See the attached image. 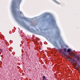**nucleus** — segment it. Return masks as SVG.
<instances>
[{
	"label": "nucleus",
	"mask_w": 80,
	"mask_h": 80,
	"mask_svg": "<svg viewBox=\"0 0 80 80\" xmlns=\"http://www.w3.org/2000/svg\"><path fill=\"white\" fill-rule=\"evenodd\" d=\"M73 60L74 62H72L74 64L75 68H76V69L79 70V72L80 73V67L78 65V63L75 61V60Z\"/></svg>",
	"instance_id": "nucleus-1"
},
{
	"label": "nucleus",
	"mask_w": 80,
	"mask_h": 80,
	"mask_svg": "<svg viewBox=\"0 0 80 80\" xmlns=\"http://www.w3.org/2000/svg\"><path fill=\"white\" fill-rule=\"evenodd\" d=\"M42 80H46V77L45 76H44L42 77Z\"/></svg>",
	"instance_id": "nucleus-2"
},
{
	"label": "nucleus",
	"mask_w": 80,
	"mask_h": 80,
	"mask_svg": "<svg viewBox=\"0 0 80 80\" xmlns=\"http://www.w3.org/2000/svg\"><path fill=\"white\" fill-rule=\"evenodd\" d=\"M71 52V50L70 49H68L67 50V52L68 53H69V52Z\"/></svg>",
	"instance_id": "nucleus-3"
},
{
	"label": "nucleus",
	"mask_w": 80,
	"mask_h": 80,
	"mask_svg": "<svg viewBox=\"0 0 80 80\" xmlns=\"http://www.w3.org/2000/svg\"><path fill=\"white\" fill-rule=\"evenodd\" d=\"M64 51L65 52H66V51H67V49L66 48H64L63 49Z\"/></svg>",
	"instance_id": "nucleus-4"
},
{
	"label": "nucleus",
	"mask_w": 80,
	"mask_h": 80,
	"mask_svg": "<svg viewBox=\"0 0 80 80\" xmlns=\"http://www.w3.org/2000/svg\"><path fill=\"white\" fill-rule=\"evenodd\" d=\"M0 52H2V50L1 49H0Z\"/></svg>",
	"instance_id": "nucleus-5"
},
{
	"label": "nucleus",
	"mask_w": 80,
	"mask_h": 80,
	"mask_svg": "<svg viewBox=\"0 0 80 80\" xmlns=\"http://www.w3.org/2000/svg\"><path fill=\"white\" fill-rule=\"evenodd\" d=\"M69 59H70L71 60H72V58H69Z\"/></svg>",
	"instance_id": "nucleus-6"
},
{
	"label": "nucleus",
	"mask_w": 80,
	"mask_h": 80,
	"mask_svg": "<svg viewBox=\"0 0 80 80\" xmlns=\"http://www.w3.org/2000/svg\"><path fill=\"white\" fill-rule=\"evenodd\" d=\"M4 44H5H5H5V42H4Z\"/></svg>",
	"instance_id": "nucleus-7"
},
{
	"label": "nucleus",
	"mask_w": 80,
	"mask_h": 80,
	"mask_svg": "<svg viewBox=\"0 0 80 80\" xmlns=\"http://www.w3.org/2000/svg\"><path fill=\"white\" fill-rule=\"evenodd\" d=\"M39 50H41V48H39Z\"/></svg>",
	"instance_id": "nucleus-8"
}]
</instances>
